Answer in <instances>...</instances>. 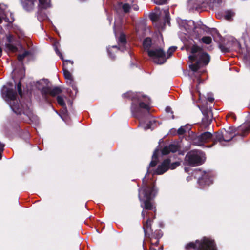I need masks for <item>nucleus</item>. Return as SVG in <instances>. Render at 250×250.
Returning a JSON list of instances; mask_svg holds the SVG:
<instances>
[{"label":"nucleus","instance_id":"f257e3e1","mask_svg":"<svg viewBox=\"0 0 250 250\" xmlns=\"http://www.w3.org/2000/svg\"><path fill=\"white\" fill-rule=\"evenodd\" d=\"M158 190L156 187L155 183L152 181H147L144 177L142 185L139 189V199L141 202V207L143 208L141 213L142 217L146 221L143 222V229L145 236L149 240L160 239L163 236V232L160 230H156L152 232L151 222L155 218L156 211L153 200L158 194Z\"/></svg>","mask_w":250,"mask_h":250},{"label":"nucleus","instance_id":"f03ea898","mask_svg":"<svg viewBox=\"0 0 250 250\" xmlns=\"http://www.w3.org/2000/svg\"><path fill=\"white\" fill-rule=\"evenodd\" d=\"M122 97L132 101L130 110L134 117L141 119L149 114L150 108L147 103L149 99L146 96L128 91Z\"/></svg>","mask_w":250,"mask_h":250},{"label":"nucleus","instance_id":"7ed1b4c3","mask_svg":"<svg viewBox=\"0 0 250 250\" xmlns=\"http://www.w3.org/2000/svg\"><path fill=\"white\" fill-rule=\"evenodd\" d=\"M1 94L2 98L6 101L15 113L17 115H21L23 113L29 119L30 118L32 115L31 111L29 108L25 110L23 109L22 105L20 103L19 100L17 99V94L15 90L4 85L2 87Z\"/></svg>","mask_w":250,"mask_h":250},{"label":"nucleus","instance_id":"20e7f679","mask_svg":"<svg viewBox=\"0 0 250 250\" xmlns=\"http://www.w3.org/2000/svg\"><path fill=\"white\" fill-rule=\"evenodd\" d=\"M190 249L194 250H217L214 240L206 237L201 240H197L195 243L190 242L186 245V250Z\"/></svg>","mask_w":250,"mask_h":250},{"label":"nucleus","instance_id":"39448f33","mask_svg":"<svg viewBox=\"0 0 250 250\" xmlns=\"http://www.w3.org/2000/svg\"><path fill=\"white\" fill-rule=\"evenodd\" d=\"M205 154L200 150L195 149L189 151L186 155L185 161L187 164L191 167L202 165L205 161Z\"/></svg>","mask_w":250,"mask_h":250},{"label":"nucleus","instance_id":"423d86ee","mask_svg":"<svg viewBox=\"0 0 250 250\" xmlns=\"http://www.w3.org/2000/svg\"><path fill=\"white\" fill-rule=\"evenodd\" d=\"M147 54L153 62L157 64H163L166 62L167 60L166 52L161 48L148 50Z\"/></svg>","mask_w":250,"mask_h":250},{"label":"nucleus","instance_id":"0eeeda50","mask_svg":"<svg viewBox=\"0 0 250 250\" xmlns=\"http://www.w3.org/2000/svg\"><path fill=\"white\" fill-rule=\"evenodd\" d=\"M191 53L195 54L198 53V58L197 61L203 66L207 65L210 61V55L207 52H204L203 48L196 44L191 48Z\"/></svg>","mask_w":250,"mask_h":250},{"label":"nucleus","instance_id":"6e6552de","mask_svg":"<svg viewBox=\"0 0 250 250\" xmlns=\"http://www.w3.org/2000/svg\"><path fill=\"white\" fill-rule=\"evenodd\" d=\"M213 134L210 132H204L199 135L191 137L192 143L197 146H204V144L212 142Z\"/></svg>","mask_w":250,"mask_h":250},{"label":"nucleus","instance_id":"1a4fd4ad","mask_svg":"<svg viewBox=\"0 0 250 250\" xmlns=\"http://www.w3.org/2000/svg\"><path fill=\"white\" fill-rule=\"evenodd\" d=\"M240 47V42L233 38H229L226 42H224L223 44H220L219 45V49L222 52L224 53L239 49Z\"/></svg>","mask_w":250,"mask_h":250},{"label":"nucleus","instance_id":"9d476101","mask_svg":"<svg viewBox=\"0 0 250 250\" xmlns=\"http://www.w3.org/2000/svg\"><path fill=\"white\" fill-rule=\"evenodd\" d=\"M7 42L4 44V50L7 53H15L18 51L19 42L16 37L12 34H9L6 35Z\"/></svg>","mask_w":250,"mask_h":250},{"label":"nucleus","instance_id":"9b49d317","mask_svg":"<svg viewBox=\"0 0 250 250\" xmlns=\"http://www.w3.org/2000/svg\"><path fill=\"white\" fill-rule=\"evenodd\" d=\"M250 130V123L248 127H241L240 130L242 131V132L240 133L239 132L237 134L235 133L231 128H229L228 130L223 129L222 132L224 138V142H227L231 141L237 134H239L241 137H244L249 132Z\"/></svg>","mask_w":250,"mask_h":250},{"label":"nucleus","instance_id":"f8f14e48","mask_svg":"<svg viewBox=\"0 0 250 250\" xmlns=\"http://www.w3.org/2000/svg\"><path fill=\"white\" fill-rule=\"evenodd\" d=\"M62 92V90L58 86L55 87L52 89L49 86H43L41 90L43 98L48 103H51V100L49 97V96L55 97Z\"/></svg>","mask_w":250,"mask_h":250},{"label":"nucleus","instance_id":"ddd939ff","mask_svg":"<svg viewBox=\"0 0 250 250\" xmlns=\"http://www.w3.org/2000/svg\"><path fill=\"white\" fill-rule=\"evenodd\" d=\"M194 28H199L203 30H205L207 33H210L212 36L214 41L218 43L219 47L220 44H223L225 42L224 41L223 38L216 28H213L210 29L205 25H203V27H200V25H198V26H195Z\"/></svg>","mask_w":250,"mask_h":250},{"label":"nucleus","instance_id":"4468645a","mask_svg":"<svg viewBox=\"0 0 250 250\" xmlns=\"http://www.w3.org/2000/svg\"><path fill=\"white\" fill-rule=\"evenodd\" d=\"M198 183L201 188H204L205 187L208 186L213 183L212 177L209 172H201V176L199 177Z\"/></svg>","mask_w":250,"mask_h":250},{"label":"nucleus","instance_id":"2eb2a0df","mask_svg":"<svg viewBox=\"0 0 250 250\" xmlns=\"http://www.w3.org/2000/svg\"><path fill=\"white\" fill-rule=\"evenodd\" d=\"M170 162H171V160L169 158L164 160L162 164L158 166L154 171V174L157 175L164 174L169 169L168 165H169Z\"/></svg>","mask_w":250,"mask_h":250},{"label":"nucleus","instance_id":"dca6fc26","mask_svg":"<svg viewBox=\"0 0 250 250\" xmlns=\"http://www.w3.org/2000/svg\"><path fill=\"white\" fill-rule=\"evenodd\" d=\"M200 109L204 115V117L202 118V124L204 126H207L211 122V119H210L209 117L210 110L206 106L202 107Z\"/></svg>","mask_w":250,"mask_h":250},{"label":"nucleus","instance_id":"f3484780","mask_svg":"<svg viewBox=\"0 0 250 250\" xmlns=\"http://www.w3.org/2000/svg\"><path fill=\"white\" fill-rule=\"evenodd\" d=\"M180 149V146L176 144H170L168 146H165L161 150V153L163 155H166L168 154L170 152L175 153Z\"/></svg>","mask_w":250,"mask_h":250},{"label":"nucleus","instance_id":"a211bd4d","mask_svg":"<svg viewBox=\"0 0 250 250\" xmlns=\"http://www.w3.org/2000/svg\"><path fill=\"white\" fill-rule=\"evenodd\" d=\"M224 142V138L223 137L222 130L217 131L213 134L212 143L211 145L208 146V147H211L217 144V142L222 144V142ZM207 147V146H206Z\"/></svg>","mask_w":250,"mask_h":250},{"label":"nucleus","instance_id":"6ab92c4d","mask_svg":"<svg viewBox=\"0 0 250 250\" xmlns=\"http://www.w3.org/2000/svg\"><path fill=\"white\" fill-rule=\"evenodd\" d=\"M22 5L23 8L27 11H32L34 6V2L31 0H23L22 1Z\"/></svg>","mask_w":250,"mask_h":250},{"label":"nucleus","instance_id":"aec40b11","mask_svg":"<svg viewBox=\"0 0 250 250\" xmlns=\"http://www.w3.org/2000/svg\"><path fill=\"white\" fill-rule=\"evenodd\" d=\"M152 45V40L150 37H147L145 39H144L143 45L144 48V49L148 53V50H151L150 49Z\"/></svg>","mask_w":250,"mask_h":250},{"label":"nucleus","instance_id":"412c9836","mask_svg":"<svg viewBox=\"0 0 250 250\" xmlns=\"http://www.w3.org/2000/svg\"><path fill=\"white\" fill-rule=\"evenodd\" d=\"M62 70L63 72L64 77L66 80L68 79H71L73 78L71 73V71H72L71 66L70 67H67V66H66L64 69H63Z\"/></svg>","mask_w":250,"mask_h":250},{"label":"nucleus","instance_id":"4be33fe9","mask_svg":"<svg viewBox=\"0 0 250 250\" xmlns=\"http://www.w3.org/2000/svg\"><path fill=\"white\" fill-rule=\"evenodd\" d=\"M210 7L218 6L222 3V0H206Z\"/></svg>","mask_w":250,"mask_h":250},{"label":"nucleus","instance_id":"5701e85b","mask_svg":"<svg viewBox=\"0 0 250 250\" xmlns=\"http://www.w3.org/2000/svg\"><path fill=\"white\" fill-rule=\"evenodd\" d=\"M31 54L30 52L28 50H25L23 53L19 54L17 56V59L19 62H22L24 58Z\"/></svg>","mask_w":250,"mask_h":250},{"label":"nucleus","instance_id":"b1692460","mask_svg":"<svg viewBox=\"0 0 250 250\" xmlns=\"http://www.w3.org/2000/svg\"><path fill=\"white\" fill-rule=\"evenodd\" d=\"M201 65L197 61L194 64L189 65L190 69L193 72H196L201 68Z\"/></svg>","mask_w":250,"mask_h":250},{"label":"nucleus","instance_id":"393cba45","mask_svg":"<svg viewBox=\"0 0 250 250\" xmlns=\"http://www.w3.org/2000/svg\"><path fill=\"white\" fill-rule=\"evenodd\" d=\"M63 67L62 69L65 68V66H67V67H70L71 66L72 67V71L73 70V62L71 60H64L63 59Z\"/></svg>","mask_w":250,"mask_h":250},{"label":"nucleus","instance_id":"a878e982","mask_svg":"<svg viewBox=\"0 0 250 250\" xmlns=\"http://www.w3.org/2000/svg\"><path fill=\"white\" fill-rule=\"evenodd\" d=\"M57 101L58 104L61 106L66 108V104L63 99V98L61 96H58L57 97Z\"/></svg>","mask_w":250,"mask_h":250},{"label":"nucleus","instance_id":"bb28decb","mask_svg":"<svg viewBox=\"0 0 250 250\" xmlns=\"http://www.w3.org/2000/svg\"><path fill=\"white\" fill-rule=\"evenodd\" d=\"M66 83L70 85L73 89L74 90H77V88L75 84V82L73 78H71V79H68L66 80Z\"/></svg>","mask_w":250,"mask_h":250},{"label":"nucleus","instance_id":"cd10ccee","mask_svg":"<svg viewBox=\"0 0 250 250\" xmlns=\"http://www.w3.org/2000/svg\"><path fill=\"white\" fill-rule=\"evenodd\" d=\"M201 41L206 44H210L212 42V38L209 36H204L201 39Z\"/></svg>","mask_w":250,"mask_h":250},{"label":"nucleus","instance_id":"c85d7f7f","mask_svg":"<svg viewBox=\"0 0 250 250\" xmlns=\"http://www.w3.org/2000/svg\"><path fill=\"white\" fill-rule=\"evenodd\" d=\"M119 42L123 45L126 43V36L124 34H121L119 38Z\"/></svg>","mask_w":250,"mask_h":250},{"label":"nucleus","instance_id":"c756f323","mask_svg":"<svg viewBox=\"0 0 250 250\" xmlns=\"http://www.w3.org/2000/svg\"><path fill=\"white\" fill-rule=\"evenodd\" d=\"M177 47H176V46H171L169 48V49H168V50L167 51V58H170L172 54L173 53V52H174L177 49Z\"/></svg>","mask_w":250,"mask_h":250},{"label":"nucleus","instance_id":"7c9ffc66","mask_svg":"<svg viewBox=\"0 0 250 250\" xmlns=\"http://www.w3.org/2000/svg\"><path fill=\"white\" fill-rule=\"evenodd\" d=\"M187 129H188V130H190L191 129V128H188V126H181L178 130H177V133L178 135H183L186 132V128Z\"/></svg>","mask_w":250,"mask_h":250},{"label":"nucleus","instance_id":"2f4dec72","mask_svg":"<svg viewBox=\"0 0 250 250\" xmlns=\"http://www.w3.org/2000/svg\"><path fill=\"white\" fill-rule=\"evenodd\" d=\"M149 17L153 22H157L159 19V16L155 13H151L149 15Z\"/></svg>","mask_w":250,"mask_h":250},{"label":"nucleus","instance_id":"473e14b6","mask_svg":"<svg viewBox=\"0 0 250 250\" xmlns=\"http://www.w3.org/2000/svg\"><path fill=\"white\" fill-rule=\"evenodd\" d=\"M120 5H122V7L125 13H127L129 12L130 9L131 8V6L128 3H125L122 4V3L120 4Z\"/></svg>","mask_w":250,"mask_h":250},{"label":"nucleus","instance_id":"72a5a7b5","mask_svg":"<svg viewBox=\"0 0 250 250\" xmlns=\"http://www.w3.org/2000/svg\"><path fill=\"white\" fill-rule=\"evenodd\" d=\"M157 163H158V160L152 159V160L150 162L148 167H147V173H149V167H155L157 165Z\"/></svg>","mask_w":250,"mask_h":250},{"label":"nucleus","instance_id":"f704fd0d","mask_svg":"<svg viewBox=\"0 0 250 250\" xmlns=\"http://www.w3.org/2000/svg\"><path fill=\"white\" fill-rule=\"evenodd\" d=\"M180 163L179 162H175L171 164L170 162L169 165H168L169 169L171 170L175 169L178 166L180 165Z\"/></svg>","mask_w":250,"mask_h":250},{"label":"nucleus","instance_id":"c9c22d12","mask_svg":"<svg viewBox=\"0 0 250 250\" xmlns=\"http://www.w3.org/2000/svg\"><path fill=\"white\" fill-rule=\"evenodd\" d=\"M17 90L19 95L21 98L22 96V92L21 88V82H19V83L17 84Z\"/></svg>","mask_w":250,"mask_h":250},{"label":"nucleus","instance_id":"e433bc0d","mask_svg":"<svg viewBox=\"0 0 250 250\" xmlns=\"http://www.w3.org/2000/svg\"><path fill=\"white\" fill-rule=\"evenodd\" d=\"M165 21L168 24H170V16L168 11H165Z\"/></svg>","mask_w":250,"mask_h":250},{"label":"nucleus","instance_id":"4c0bfd02","mask_svg":"<svg viewBox=\"0 0 250 250\" xmlns=\"http://www.w3.org/2000/svg\"><path fill=\"white\" fill-rule=\"evenodd\" d=\"M153 1L157 5H163L167 3V0H153Z\"/></svg>","mask_w":250,"mask_h":250},{"label":"nucleus","instance_id":"58836bf2","mask_svg":"<svg viewBox=\"0 0 250 250\" xmlns=\"http://www.w3.org/2000/svg\"><path fill=\"white\" fill-rule=\"evenodd\" d=\"M198 58V53L192 54V55L189 56V59L192 61H197Z\"/></svg>","mask_w":250,"mask_h":250},{"label":"nucleus","instance_id":"ea45409f","mask_svg":"<svg viewBox=\"0 0 250 250\" xmlns=\"http://www.w3.org/2000/svg\"><path fill=\"white\" fill-rule=\"evenodd\" d=\"M159 152V149H158V148H156L154 150V151L153 152V154L152 155V159L158 160Z\"/></svg>","mask_w":250,"mask_h":250},{"label":"nucleus","instance_id":"a19ab883","mask_svg":"<svg viewBox=\"0 0 250 250\" xmlns=\"http://www.w3.org/2000/svg\"><path fill=\"white\" fill-rule=\"evenodd\" d=\"M166 112L167 113H170L171 114V118L172 119H174V115H173V112L172 111L171 107L169 106H167L165 109Z\"/></svg>","mask_w":250,"mask_h":250},{"label":"nucleus","instance_id":"79ce46f5","mask_svg":"<svg viewBox=\"0 0 250 250\" xmlns=\"http://www.w3.org/2000/svg\"><path fill=\"white\" fill-rule=\"evenodd\" d=\"M159 240L160 239H154V240H155L154 242L153 240H149V242L150 243V245L153 246H158L159 244Z\"/></svg>","mask_w":250,"mask_h":250},{"label":"nucleus","instance_id":"37998d69","mask_svg":"<svg viewBox=\"0 0 250 250\" xmlns=\"http://www.w3.org/2000/svg\"><path fill=\"white\" fill-rule=\"evenodd\" d=\"M55 50L56 54L60 57L62 61H63V57L57 47H55Z\"/></svg>","mask_w":250,"mask_h":250},{"label":"nucleus","instance_id":"c03bdc74","mask_svg":"<svg viewBox=\"0 0 250 250\" xmlns=\"http://www.w3.org/2000/svg\"><path fill=\"white\" fill-rule=\"evenodd\" d=\"M39 1L42 5L44 8H46V6L47 5L46 3V0H39Z\"/></svg>","mask_w":250,"mask_h":250},{"label":"nucleus","instance_id":"a18cd8bd","mask_svg":"<svg viewBox=\"0 0 250 250\" xmlns=\"http://www.w3.org/2000/svg\"><path fill=\"white\" fill-rule=\"evenodd\" d=\"M227 117H231L234 120H235L236 119V117L235 115L232 112L229 113L227 116Z\"/></svg>","mask_w":250,"mask_h":250},{"label":"nucleus","instance_id":"49530a36","mask_svg":"<svg viewBox=\"0 0 250 250\" xmlns=\"http://www.w3.org/2000/svg\"><path fill=\"white\" fill-rule=\"evenodd\" d=\"M4 21H6V22H9V23H12L13 22H14V20H15V19L14 18H13L12 17V20H10L9 18H7V17H5L4 19Z\"/></svg>","mask_w":250,"mask_h":250},{"label":"nucleus","instance_id":"de8ad7c7","mask_svg":"<svg viewBox=\"0 0 250 250\" xmlns=\"http://www.w3.org/2000/svg\"><path fill=\"white\" fill-rule=\"evenodd\" d=\"M107 52L108 53L109 55L112 59H114L115 57V55L114 54H112V52H111L110 48H108L107 49Z\"/></svg>","mask_w":250,"mask_h":250},{"label":"nucleus","instance_id":"09e8293b","mask_svg":"<svg viewBox=\"0 0 250 250\" xmlns=\"http://www.w3.org/2000/svg\"><path fill=\"white\" fill-rule=\"evenodd\" d=\"M231 14L230 12H228L227 14L225 16V18L227 20H229L231 18Z\"/></svg>","mask_w":250,"mask_h":250},{"label":"nucleus","instance_id":"8fccbe9b","mask_svg":"<svg viewBox=\"0 0 250 250\" xmlns=\"http://www.w3.org/2000/svg\"><path fill=\"white\" fill-rule=\"evenodd\" d=\"M134 10L137 11L139 10V6L137 4H132L131 7Z\"/></svg>","mask_w":250,"mask_h":250},{"label":"nucleus","instance_id":"3c124183","mask_svg":"<svg viewBox=\"0 0 250 250\" xmlns=\"http://www.w3.org/2000/svg\"><path fill=\"white\" fill-rule=\"evenodd\" d=\"M5 145L4 144L1 143L0 142V152H3V150H4V147Z\"/></svg>","mask_w":250,"mask_h":250},{"label":"nucleus","instance_id":"603ef678","mask_svg":"<svg viewBox=\"0 0 250 250\" xmlns=\"http://www.w3.org/2000/svg\"><path fill=\"white\" fill-rule=\"evenodd\" d=\"M151 122H149L148 123L146 124V126L145 127V129H147L151 128Z\"/></svg>","mask_w":250,"mask_h":250},{"label":"nucleus","instance_id":"864d4df0","mask_svg":"<svg viewBox=\"0 0 250 250\" xmlns=\"http://www.w3.org/2000/svg\"><path fill=\"white\" fill-rule=\"evenodd\" d=\"M143 248H144V250H146V247L144 246V245H143ZM149 250H157L155 248L152 247V246L150 245V246L149 248Z\"/></svg>","mask_w":250,"mask_h":250},{"label":"nucleus","instance_id":"5fc2aeb1","mask_svg":"<svg viewBox=\"0 0 250 250\" xmlns=\"http://www.w3.org/2000/svg\"><path fill=\"white\" fill-rule=\"evenodd\" d=\"M208 100L209 102H211V103H212V102H213L214 101V98H213V97H208Z\"/></svg>","mask_w":250,"mask_h":250},{"label":"nucleus","instance_id":"6e6d98bb","mask_svg":"<svg viewBox=\"0 0 250 250\" xmlns=\"http://www.w3.org/2000/svg\"><path fill=\"white\" fill-rule=\"evenodd\" d=\"M12 17L13 18H14V14L12 12H10V20H12Z\"/></svg>","mask_w":250,"mask_h":250},{"label":"nucleus","instance_id":"4d7b16f0","mask_svg":"<svg viewBox=\"0 0 250 250\" xmlns=\"http://www.w3.org/2000/svg\"><path fill=\"white\" fill-rule=\"evenodd\" d=\"M2 55V49L1 47H0V57H1Z\"/></svg>","mask_w":250,"mask_h":250},{"label":"nucleus","instance_id":"13d9d810","mask_svg":"<svg viewBox=\"0 0 250 250\" xmlns=\"http://www.w3.org/2000/svg\"><path fill=\"white\" fill-rule=\"evenodd\" d=\"M3 21V19L0 16V24L2 23Z\"/></svg>","mask_w":250,"mask_h":250},{"label":"nucleus","instance_id":"bf43d9fd","mask_svg":"<svg viewBox=\"0 0 250 250\" xmlns=\"http://www.w3.org/2000/svg\"><path fill=\"white\" fill-rule=\"evenodd\" d=\"M1 157H2V152L0 151V160L1 159Z\"/></svg>","mask_w":250,"mask_h":250},{"label":"nucleus","instance_id":"052dcab7","mask_svg":"<svg viewBox=\"0 0 250 250\" xmlns=\"http://www.w3.org/2000/svg\"><path fill=\"white\" fill-rule=\"evenodd\" d=\"M112 48H118V47L117 46H112Z\"/></svg>","mask_w":250,"mask_h":250},{"label":"nucleus","instance_id":"680f3d73","mask_svg":"<svg viewBox=\"0 0 250 250\" xmlns=\"http://www.w3.org/2000/svg\"><path fill=\"white\" fill-rule=\"evenodd\" d=\"M130 2H133L134 0H128Z\"/></svg>","mask_w":250,"mask_h":250},{"label":"nucleus","instance_id":"e2e57ef3","mask_svg":"<svg viewBox=\"0 0 250 250\" xmlns=\"http://www.w3.org/2000/svg\"><path fill=\"white\" fill-rule=\"evenodd\" d=\"M191 22L192 23V24H193V25H194V21H191Z\"/></svg>","mask_w":250,"mask_h":250},{"label":"nucleus","instance_id":"0e129e2a","mask_svg":"<svg viewBox=\"0 0 250 250\" xmlns=\"http://www.w3.org/2000/svg\"><path fill=\"white\" fill-rule=\"evenodd\" d=\"M81 0V1H85L86 0Z\"/></svg>","mask_w":250,"mask_h":250},{"label":"nucleus","instance_id":"69168bd1","mask_svg":"<svg viewBox=\"0 0 250 250\" xmlns=\"http://www.w3.org/2000/svg\"><path fill=\"white\" fill-rule=\"evenodd\" d=\"M174 132H176V130H174ZM175 134H176V133H174V135H175Z\"/></svg>","mask_w":250,"mask_h":250},{"label":"nucleus","instance_id":"338daca9","mask_svg":"<svg viewBox=\"0 0 250 250\" xmlns=\"http://www.w3.org/2000/svg\"><path fill=\"white\" fill-rule=\"evenodd\" d=\"M0 28L1 29H2V27H1V26H0Z\"/></svg>","mask_w":250,"mask_h":250},{"label":"nucleus","instance_id":"774afa93","mask_svg":"<svg viewBox=\"0 0 250 250\" xmlns=\"http://www.w3.org/2000/svg\"><path fill=\"white\" fill-rule=\"evenodd\" d=\"M161 249H163V247H160Z\"/></svg>","mask_w":250,"mask_h":250}]
</instances>
